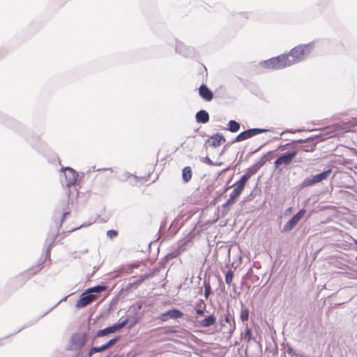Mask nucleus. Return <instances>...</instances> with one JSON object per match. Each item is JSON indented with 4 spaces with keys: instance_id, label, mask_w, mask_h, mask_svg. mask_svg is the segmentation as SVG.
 <instances>
[{
    "instance_id": "obj_47",
    "label": "nucleus",
    "mask_w": 357,
    "mask_h": 357,
    "mask_svg": "<svg viewBox=\"0 0 357 357\" xmlns=\"http://www.w3.org/2000/svg\"><path fill=\"white\" fill-rule=\"evenodd\" d=\"M228 204L227 202L224 203L222 206V209H226L228 206Z\"/></svg>"
},
{
    "instance_id": "obj_45",
    "label": "nucleus",
    "mask_w": 357,
    "mask_h": 357,
    "mask_svg": "<svg viewBox=\"0 0 357 357\" xmlns=\"http://www.w3.org/2000/svg\"><path fill=\"white\" fill-rule=\"evenodd\" d=\"M165 257L167 259L174 258V257H175V255L174 253H169V254L167 255Z\"/></svg>"
},
{
    "instance_id": "obj_28",
    "label": "nucleus",
    "mask_w": 357,
    "mask_h": 357,
    "mask_svg": "<svg viewBox=\"0 0 357 357\" xmlns=\"http://www.w3.org/2000/svg\"><path fill=\"white\" fill-rule=\"evenodd\" d=\"M268 160V158H267V154H265L259 160H258L257 162H256L254 165L258 169H261L266 163V162Z\"/></svg>"
},
{
    "instance_id": "obj_8",
    "label": "nucleus",
    "mask_w": 357,
    "mask_h": 357,
    "mask_svg": "<svg viewBox=\"0 0 357 357\" xmlns=\"http://www.w3.org/2000/svg\"><path fill=\"white\" fill-rule=\"evenodd\" d=\"M297 153V151H293L291 152L282 154L274 162L275 168H278L282 165H284L286 166L289 165L291 162L294 158L296 157Z\"/></svg>"
},
{
    "instance_id": "obj_35",
    "label": "nucleus",
    "mask_w": 357,
    "mask_h": 357,
    "mask_svg": "<svg viewBox=\"0 0 357 357\" xmlns=\"http://www.w3.org/2000/svg\"><path fill=\"white\" fill-rule=\"evenodd\" d=\"M233 278V273L231 271H227L225 275V282L227 284H230Z\"/></svg>"
},
{
    "instance_id": "obj_33",
    "label": "nucleus",
    "mask_w": 357,
    "mask_h": 357,
    "mask_svg": "<svg viewBox=\"0 0 357 357\" xmlns=\"http://www.w3.org/2000/svg\"><path fill=\"white\" fill-rule=\"evenodd\" d=\"M259 169L253 165L247 169L245 174L250 178L252 175L257 172Z\"/></svg>"
},
{
    "instance_id": "obj_50",
    "label": "nucleus",
    "mask_w": 357,
    "mask_h": 357,
    "mask_svg": "<svg viewBox=\"0 0 357 357\" xmlns=\"http://www.w3.org/2000/svg\"><path fill=\"white\" fill-rule=\"evenodd\" d=\"M83 226H84V225H81L80 227H78L74 228V229H73L71 231L76 230V229H79V228H80V227H83Z\"/></svg>"
},
{
    "instance_id": "obj_21",
    "label": "nucleus",
    "mask_w": 357,
    "mask_h": 357,
    "mask_svg": "<svg viewBox=\"0 0 357 357\" xmlns=\"http://www.w3.org/2000/svg\"><path fill=\"white\" fill-rule=\"evenodd\" d=\"M182 178L184 182L190 181L192 178V171L190 167H185L182 170Z\"/></svg>"
},
{
    "instance_id": "obj_5",
    "label": "nucleus",
    "mask_w": 357,
    "mask_h": 357,
    "mask_svg": "<svg viewBox=\"0 0 357 357\" xmlns=\"http://www.w3.org/2000/svg\"><path fill=\"white\" fill-rule=\"evenodd\" d=\"M271 130L266 128H250L240 132L232 141L231 143L239 142L249 138H251L257 135L270 132Z\"/></svg>"
},
{
    "instance_id": "obj_27",
    "label": "nucleus",
    "mask_w": 357,
    "mask_h": 357,
    "mask_svg": "<svg viewBox=\"0 0 357 357\" xmlns=\"http://www.w3.org/2000/svg\"><path fill=\"white\" fill-rule=\"evenodd\" d=\"M268 160V158H267V154H265L259 160H258L257 162H256L254 165L258 169H261L266 163V162Z\"/></svg>"
},
{
    "instance_id": "obj_3",
    "label": "nucleus",
    "mask_w": 357,
    "mask_h": 357,
    "mask_svg": "<svg viewBox=\"0 0 357 357\" xmlns=\"http://www.w3.org/2000/svg\"><path fill=\"white\" fill-rule=\"evenodd\" d=\"M89 336L85 333H73L70 339L68 349L81 353L87 343Z\"/></svg>"
},
{
    "instance_id": "obj_4",
    "label": "nucleus",
    "mask_w": 357,
    "mask_h": 357,
    "mask_svg": "<svg viewBox=\"0 0 357 357\" xmlns=\"http://www.w3.org/2000/svg\"><path fill=\"white\" fill-rule=\"evenodd\" d=\"M332 169H328L327 170L324 171L323 172L314 175L311 177H306L301 183V186L302 188H307L309 186H312L328 178V177L331 174Z\"/></svg>"
},
{
    "instance_id": "obj_36",
    "label": "nucleus",
    "mask_w": 357,
    "mask_h": 357,
    "mask_svg": "<svg viewBox=\"0 0 357 357\" xmlns=\"http://www.w3.org/2000/svg\"><path fill=\"white\" fill-rule=\"evenodd\" d=\"M252 339V333H251V328H250L248 326L245 328V340L247 342H250Z\"/></svg>"
},
{
    "instance_id": "obj_34",
    "label": "nucleus",
    "mask_w": 357,
    "mask_h": 357,
    "mask_svg": "<svg viewBox=\"0 0 357 357\" xmlns=\"http://www.w3.org/2000/svg\"><path fill=\"white\" fill-rule=\"evenodd\" d=\"M128 319H126L123 320L121 322L114 324V326H115L116 331H118L120 329L125 327L128 324Z\"/></svg>"
},
{
    "instance_id": "obj_12",
    "label": "nucleus",
    "mask_w": 357,
    "mask_h": 357,
    "mask_svg": "<svg viewBox=\"0 0 357 357\" xmlns=\"http://www.w3.org/2000/svg\"><path fill=\"white\" fill-rule=\"evenodd\" d=\"M220 321L222 328L226 327V324H229L228 333L230 335L234 332L236 329L235 320L234 318L231 317L228 312L224 315L223 318L220 319Z\"/></svg>"
},
{
    "instance_id": "obj_49",
    "label": "nucleus",
    "mask_w": 357,
    "mask_h": 357,
    "mask_svg": "<svg viewBox=\"0 0 357 357\" xmlns=\"http://www.w3.org/2000/svg\"><path fill=\"white\" fill-rule=\"evenodd\" d=\"M215 164L216 165H215L214 166H220L222 165V162H215Z\"/></svg>"
},
{
    "instance_id": "obj_2",
    "label": "nucleus",
    "mask_w": 357,
    "mask_h": 357,
    "mask_svg": "<svg viewBox=\"0 0 357 357\" xmlns=\"http://www.w3.org/2000/svg\"><path fill=\"white\" fill-rule=\"evenodd\" d=\"M259 66L268 70H280L288 67L284 54L261 61L259 62Z\"/></svg>"
},
{
    "instance_id": "obj_30",
    "label": "nucleus",
    "mask_w": 357,
    "mask_h": 357,
    "mask_svg": "<svg viewBox=\"0 0 357 357\" xmlns=\"http://www.w3.org/2000/svg\"><path fill=\"white\" fill-rule=\"evenodd\" d=\"M287 353L291 355V357H305L303 354L294 351L291 347H287Z\"/></svg>"
},
{
    "instance_id": "obj_15",
    "label": "nucleus",
    "mask_w": 357,
    "mask_h": 357,
    "mask_svg": "<svg viewBox=\"0 0 357 357\" xmlns=\"http://www.w3.org/2000/svg\"><path fill=\"white\" fill-rule=\"evenodd\" d=\"M195 119L199 123H206L209 121L208 113L206 110L201 109L196 113Z\"/></svg>"
},
{
    "instance_id": "obj_38",
    "label": "nucleus",
    "mask_w": 357,
    "mask_h": 357,
    "mask_svg": "<svg viewBox=\"0 0 357 357\" xmlns=\"http://www.w3.org/2000/svg\"><path fill=\"white\" fill-rule=\"evenodd\" d=\"M118 234V232L116 230L110 229L107 231V237L112 238L115 236H116Z\"/></svg>"
},
{
    "instance_id": "obj_46",
    "label": "nucleus",
    "mask_w": 357,
    "mask_h": 357,
    "mask_svg": "<svg viewBox=\"0 0 357 357\" xmlns=\"http://www.w3.org/2000/svg\"><path fill=\"white\" fill-rule=\"evenodd\" d=\"M286 132H294L291 130H284L283 132H282L280 135H282L283 134L286 133Z\"/></svg>"
},
{
    "instance_id": "obj_42",
    "label": "nucleus",
    "mask_w": 357,
    "mask_h": 357,
    "mask_svg": "<svg viewBox=\"0 0 357 357\" xmlns=\"http://www.w3.org/2000/svg\"><path fill=\"white\" fill-rule=\"evenodd\" d=\"M235 201H236V199L229 195V198L227 199V201L226 202L229 206L231 204H233L235 202Z\"/></svg>"
},
{
    "instance_id": "obj_44",
    "label": "nucleus",
    "mask_w": 357,
    "mask_h": 357,
    "mask_svg": "<svg viewBox=\"0 0 357 357\" xmlns=\"http://www.w3.org/2000/svg\"><path fill=\"white\" fill-rule=\"evenodd\" d=\"M308 139H298V140H294L292 142V143H304V142H306Z\"/></svg>"
},
{
    "instance_id": "obj_1",
    "label": "nucleus",
    "mask_w": 357,
    "mask_h": 357,
    "mask_svg": "<svg viewBox=\"0 0 357 357\" xmlns=\"http://www.w3.org/2000/svg\"><path fill=\"white\" fill-rule=\"evenodd\" d=\"M315 48V42L298 45L284 54L288 67L303 61Z\"/></svg>"
},
{
    "instance_id": "obj_29",
    "label": "nucleus",
    "mask_w": 357,
    "mask_h": 357,
    "mask_svg": "<svg viewBox=\"0 0 357 357\" xmlns=\"http://www.w3.org/2000/svg\"><path fill=\"white\" fill-rule=\"evenodd\" d=\"M27 142L35 149H39L40 147V139L38 137H27Z\"/></svg>"
},
{
    "instance_id": "obj_17",
    "label": "nucleus",
    "mask_w": 357,
    "mask_h": 357,
    "mask_svg": "<svg viewBox=\"0 0 357 357\" xmlns=\"http://www.w3.org/2000/svg\"><path fill=\"white\" fill-rule=\"evenodd\" d=\"M215 321L216 317L213 314H211L210 316L201 320L199 321V324L202 327L206 328L213 325L215 323Z\"/></svg>"
},
{
    "instance_id": "obj_37",
    "label": "nucleus",
    "mask_w": 357,
    "mask_h": 357,
    "mask_svg": "<svg viewBox=\"0 0 357 357\" xmlns=\"http://www.w3.org/2000/svg\"><path fill=\"white\" fill-rule=\"evenodd\" d=\"M202 162L208 164L210 166H214L215 164L208 156L204 157L201 159Z\"/></svg>"
},
{
    "instance_id": "obj_9",
    "label": "nucleus",
    "mask_w": 357,
    "mask_h": 357,
    "mask_svg": "<svg viewBox=\"0 0 357 357\" xmlns=\"http://www.w3.org/2000/svg\"><path fill=\"white\" fill-rule=\"evenodd\" d=\"M305 212L304 208L301 209L283 226L282 231L287 232L291 230L303 217Z\"/></svg>"
},
{
    "instance_id": "obj_26",
    "label": "nucleus",
    "mask_w": 357,
    "mask_h": 357,
    "mask_svg": "<svg viewBox=\"0 0 357 357\" xmlns=\"http://www.w3.org/2000/svg\"><path fill=\"white\" fill-rule=\"evenodd\" d=\"M268 160V158H267V154H265L259 160H258L257 162H256L254 165L258 169H261L266 163V162Z\"/></svg>"
},
{
    "instance_id": "obj_31",
    "label": "nucleus",
    "mask_w": 357,
    "mask_h": 357,
    "mask_svg": "<svg viewBox=\"0 0 357 357\" xmlns=\"http://www.w3.org/2000/svg\"><path fill=\"white\" fill-rule=\"evenodd\" d=\"M243 190L240 188L239 187L235 186V188L231 192L230 196L236 199L240 196Z\"/></svg>"
},
{
    "instance_id": "obj_7",
    "label": "nucleus",
    "mask_w": 357,
    "mask_h": 357,
    "mask_svg": "<svg viewBox=\"0 0 357 357\" xmlns=\"http://www.w3.org/2000/svg\"><path fill=\"white\" fill-rule=\"evenodd\" d=\"M174 41L176 52L183 55L185 57H192L195 55V49L193 47L187 46L182 42L176 39Z\"/></svg>"
},
{
    "instance_id": "obj_25",
    "label": "nucleus",
    "mask_w": 357,
    "mask_h": 357,
    "mask_svg": "<svg viewBox=\"0 0 357 357\" xmlns=\"http://www.w3.org/2000/svg\"><path fill=\"white\" fill-rule=\"evenodd\" d=\"M204 287L205 289L204 291V297L206 299H208L209 295L211 294V287L210 285L209 280H204Z\"/></svg>"
},
{
    "instance_id": "obj_11",
    "label": "nucleus",
    "mask_w": 357,
    "mask_h": 357,
    "mask_svg": "<svg viewBox=\"0 0 357 357\" xmlns=\"http://www.w3.org/2000/svg\"><path fill=\"white\" fill-rule=\"evenodd\" d=\"M63 174L65 176V184L66 186L70 187L74 185L77 179V172L70 167H65L63 169Z\"/></svg>"
},
{
    "instance_id": "obj_54",
    "label": "nucleus",
    "mask_w": 357,
    "mask_h": 357,
    "mask_svg": "<svg viewBox=\"0 0 357 357\" xmlns=\"http://www.w3.org/2000/svg\"><path fill=\"white\" fill-rule=\"evenodd\" d=\"M67 297H65L62 301H66Z\"/></svg>"
},
{
    "instance_id": "obj_32",
    "label": "nucleus",
    "mask_w": 357,
    "mask_h": 357,
    "mask_svg": "<svg viewBox=\"0 0 357 357\" xmlns=\"http://www.w3.org/2000/svg\"><path fill=\"white\" fill-rule=\"evenodd\" d=\"M240 318L242 321H247L249 318V310L247 308L242 309L240 314Z\"/></svg>"
},
{
    "instance_id": "obj_52",
    "label": "nucleus",
    "mask_w": 357,
    "mask_h": 357,
    "mask_svg": "<svg viewBox=\"0 0 357 357\" xmlns=\"http://www.w3.org/2000/svg\"><path fill=\"white\" fill-rule=\"evenodd\" d=\"M104 169H105V170H111V171H112V169H111L110 168Z\"/></svg>"
},
{
    "instance_id": "obj_18",
    "label": "nucleus",
    "mask_w": 357,
    "mask_h": 357,
    "mask_svg": "<svg viewBox=\"0 0 357 357\" xmlns=\"http://www.w3.org/2000/svg\"><path fill=\"white\" fill-rule=\"evenodd\" d=\"M116 329L115 328V326L114 324L111 326H108L107 328H105L104 329H101V330H99L97 331L96 333V336L97 337H103V336H105L108 334H110V333H115L116 332Z\"/></svg>"
},
{
    "instance_id": "obj_41",
    "label": "nucleus",
    "mask_w": 357,
    "mask_h": 357,
    "mask_svg": "<svg viewBox=\"0 0 357 357\" xmlns=\"http://www.w3.org/2000/svg\"><path fill=\"white\" fill-rule=\"evenodd\" d=\"M235 201H236V199L229 195V198L227 199V201L226 202L229 206L231 204H233L235 202Z\"/></svg>"
},
{
    "instance_id": "obj_53",
    "label": "nucleus",
    "mask_w": 357,
    "mask_h": 357,
    "mask_svg": "<svg viewBox=\"0 0 357 357\" xmlns=\"http://www.w3.org/2000/svg\"><path fill=\"white\" fill-rule=\"evenodd\" d=\"M38 270H40L41 268L40 265L38 266Z\"/></svg>"
},
{
    "instance_id": "obj_48",
    "label": "nucleus",
    "mask_w": 357,
    "mask_h": 357,
    "mask_svg": "<svg viewBox=\"0 0 357 357\" xmlns=\"http://www.w3.org/2000/svg\"><path fill=\"white\" fill-rule=\"evenodd\" d=\"M55 238H56V236H53V237H52V243L50 244V246H51V245H52V244L53 241L55 240Z\"/></svg>"
},
{
    "instance_id": "obj_24",
    "label": "nucleus",
    "mask_w": 357,
    "mask_h": 357,
    "mask_svg": "<svg viewBox=\"0 0 357 357\" xmlns=\"http://www.w3.org/2000/svg\"><path fill=\"white\" fill-rule=\"evenodd\" d=\"M147 277L148 275L146 274L141 275L138 279L135 280L132 282L129 283V286L131 287L137 288L147 278Z\"/></svg>"
},
{
    "instance_id": "obj_43",
    "label": "nucleus",
    "mask_w": 357,
    "mask_h": 357,
    "mask_svg": "<svg viewBox=\"0 0 357 357\" xmlns=\"http://www.w3.org/2000/svg\"><path fill=\"white\" fill-rule=\"evenodd\" d=\"M68 214H69V212H68V211L64 212V213H63V215H62V217H61V224H62V223L64 222L65 219L66 218V217H67V215H68Z\"/></svg>"
},
{
    "instance_id": "obj_39",
    "label": "nucleus",
    "mask_w": 357,
    "mask_h": 357,
    "mask_svg": "<svg viewBox=\"0 0 357 357\" xmlns=\"http://www.w3.org/2000/svg\"><path fill=\"white\" fill-rule=\"evenodd\" d=\"M291 144V143H287L286 144H284V145H281L278 147V149L281 150V151H284L285 150L288 146H289Z\"/></svg>"
},
{
    "instance_id": "obj_23",
    "label": "nucleus",
    "mask_w": 357,
    "mask_h": 357,
    "mask_svg": "<svg viewBox=\"0 0 357 357\" xmlns=\"http://www.w3.org/2000/svg\"><path fill=\"white\" fill-rule=\"evenodd\" d=\"M206 307V304L202 299L199 300V301L196 303V313L198 315H203L204 313V309Z\"/></svg>"
},
{
    "instance_id": "obj_6",
    "label": "nucleus",
    "mask_w": 357,
    "mask_h": 357,
    "mask_svg": "<svg viewBox=\"0 0 357 357\" xmlns=\"http://www.w3.org/2000/svg\"><path fill=\"white\" fill-rule=\"evenodd\" d=\"M96 299H97V295L93 294H90L87 289L83 292L79 298L77 300L75 307L77 308H82L91 302L94 301Z\"/></svg>"
},
{
    "instance_id": "obj_13",
    "label": "nucleus",
    "mask_w": 357,
    "mask_h": 357,
    "mask_svg": "<svg viewBox=\"0 0 357 357\" xmlns=\"http://www.w3.org/2000/svg\"><path fill=\"white\" fill-rule=\"evenodd\" d=\"M183 313L178 309L169 310L161 314L160 319L162 321H167L169 319H178L182 317Z\"/></svg>"
},
{
    "instance_id": "obj_51",
    "label": "nucleus",
    "mask_w": 357,
    "mask_h": 357,
    "mask_svg": "<svg viewBox=\"0 0 357 357\" xmlns=\"http://www.w3.org/2000/svg\"><path fill=\"white\" fill-rule=\"evenodd\" d=\"M354 242L356 245H357V239H354Z\"/></svg>"
},
{
    "instance_id": "obj_19",
    "label": "nucleus",
    "mask_w": 357,
    "mask_h": 357,
    "mask_svg": "<svg viewBox=\"0 0 357 357\" xmlns=\"http://www.w3.org/2000/svg\"><path fill=\"white\" fill-rule=\"evenodd\" d=\"M107 289V287L106 285H96L95 287L89 288L87 291L90 294H96L97 297L98 296V294L102 293V291H106Z\"/></svg>"
},
{
    "instance_id": "obj_14",
    "label": "nucleus",
    "mask_w": 357,
    "mask_h": 357,
    "mask_svg": "<svg viewBox=\"0 0 357 357\" xmlns=\"http://www.w3.org/2000/svg\"><path fill=\"white\" fill-rule=\"evenodd\" d=\"M199 94L206 101H211L213 97L212 91L204 84H202L199 88Z\"/></svg>"
},
{
    "instance_id": "obj_40",
    "label": "nucleus",
    "mask_w": 357,
    "mask_h": 357,
    "mask_svg": "<svg viewBox=\"0 0 357 357\" xmlns=\"http://www.w3.org/2000/svg\"><path fill=\"white\" fill-rule=\"evenodd\" d=\"M235 201H236V199L229 195V198L227 199V201L226 202L229 206L231 204H233L235 202Z\"/></svg>"
},
{
    "instance_id": "obj_20",
    "label": "nucleus",
    "mask_w": 357,
    "mask_h": 357,
    "mask_svg": "<svg viewBox=\"0 0 357 357\" xmlns=\"http://www.w3.org/2000/svg\"><path fill=\"white\" fill-rule=\"evenodd\" d=\"M228 130L231 132H236L239 130L241 128V125L238 122L234 121V120H230L228 122Z\"/></svg>"
},
{
    "instance_id": "obj_22",
    "label": "nucleus",
    "mask_w": 357,
    "mask_h": 357,
    "mask_svg": "<svg viewBox=\"0 0 357 357\" xmlns=\"http://www.w3.org/2000/svg\"><path fill=\"white\" fill-rule=\"evenodd\" d=\"M249 178H250L249 176L247 175L246 174H245L232 186H238L240 188L243 190L245 188V185Z\"/></svg>"
},
{
    "instance_id": "obj_10",
    "label": "nucleus",
    "mask_w": 357,
    "mask_h": 357,
    "mask_svg": "<svg viewBox=\"0 0 357 357\" xmlns=\"http://www.w3.org/2000/svg\"><path fill=\"white\" fill-rule=\"evenodd\" d=\"M120 338H121L120 336H116V337L111 339L107 342H106L105 344H102V345H101L100 347H91L89 350L87 356L89 357H91L92 355H93L96 353L102 352V351L107 349L108 348H109L112 346H113L114 344H115L120 340Z\"/></svg>"
},
{
    "instance_id": "obj_16",
    "label": "nucleus",
    "mask_w": 357,
    "mask_h": 357,
    "mask_svg": "<svg viewBox=\"0 0 357 357\" xmlns=\"http://www.w3.org/2000/svg\"><path fill=\"white\" fill-rule=\"evenodd\" d=\"M222 140L225 141L222 135L220 133H215L210 137L208 142L212 146L217 147L220 145Z\"/></svg>"
}]
</instances>
